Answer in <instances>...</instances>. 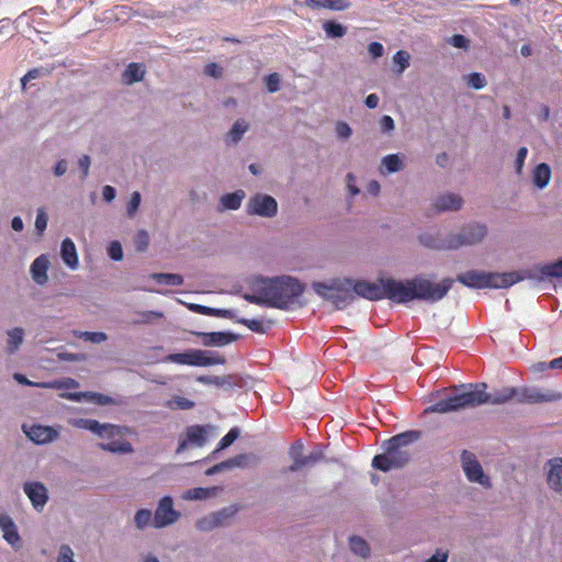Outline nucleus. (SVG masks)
Returning a JSON list of instances; mask_svg holds the SVG:
<instances>
[{
	"mask_svg": "<svg viewBox=\"0 0 562 562\" xmlns=\"http://www.w3.org/2000/svg\"><path fill=\"white\" fill-rule=\"evenodd\" d=\"M47 222H48V216L45 212V209L38 207L36 218H35V229L38 235H42L44 233V231L47 227Z\"/></svg>",
	"mask_w": 562,
	"mask_h": 562,
	"instance_id": "nucleus-50",
	"label": "nucleus"
},
{
	"mask_svg": "<svg viewBox=\"0 0 562 562\" xmlns=\"http://www.w3.org/2000/svg\"><path fill=\"white\" fill-rule=\"evenodd\" d=\"M207 441L206 426L193 425L186 429V438L180 439L177 453L183 452L189 445L194 447H203Z\"/></svg>",
	"mask_w": 562,
	"mask_h": 562,
	"instance_id": "nucleus-17",
	"label": "nucleus"
},
{
	"mask_svg": "<svg viewBox=\"0 0 562 562\" xmlns=\"http://www.w3.org/2000/svg\"><path fill=\"white\" fill-rule=\"evenodd\" d=\"M249 456L247 454H238L231 459H227V463L229 465V470L234 468H245L248 464Z\"/></svg>",
	"mask_w": 562,
	"mask_h": 562,
	"instance_id": "nucleus-58",
	"label": "nucleus"
},
{
	"mask_svg": "<svg viewBox=\"0 0 562 562\" xmlns=\"http://www.w3.org/2000/svg\"><path fill=\"white\" fill-rule=\"evenodd\" d=\"M452 285V278H443L435 283L425 274H417L406 280L384 278V299L396 304H407L413 301L434 304L445 299Z\"/></svg>",
	"mask_w": 562,
	"mask_h": 562,
	"instance_id": "nucleus-2",
	"label": "nucleus"
},
{
	"mask_svg": "<svg viewBox=\"0 0 562 562\" xmlns=\"http://www.w3.org/2000/svg\"><path fill=\"white\" fill-rule=\"evenodd\" d=\"M60 256L64 263L70 269L78 267V255L74 241L70 238H65L60 246Z\"/></svg>",
	"mask_w": 562,
	"mask_h": 562,
	"instance_id": "nucleus-26",
	"label": "nucleus"
},
{
	"mask_svg": "<svg viewBox=\"0 0 562 562\" xmlns=\"http://www.w3.org/2000/svg\"><path fill=\"white\" fill-rule=\"evenodd\" d=\"M24 341V329L22 327H14L7 330V345L4 351L8 355L15 353Z\"/></svg>",
	"mask_w": 562,
	"mask_h": 562,
	"instance_id": "nucleus-29",
	"label": "nucleus"
},
{
	"mask_svg": "<svg viewBox=\"0 0 562 562\" xmlns=\"http://www.w3.org/2000/svg\"><path fill=\"white\" fill-rule=\"evenodd\" d=\"M246 198L244 190L238 189L232 193H226L221 196L220 204L221 209L236 211L240 207L243 200Z\"/></svg>",
	"mask_w": 562,
	"mask_h": 562,
	"instance_id": "nucleus-30",
	"label": "nucleus"
},
{
	"mask_svg": "<svg viewBox=\"0 0 562 562\" xmlns=\"http://www.w3.org/2000/svg\"><path fill=\"white\" fill-rule=\"evenodd\" d=\"M154 515L147 508L138 509L134 516V524L138 530H144L147 527H153Z\"/></svg>",
	"mask_w": 562,
	"mask_h": 562,
	"instance_id": "nucleus-39",
	"label": "nucleus"
},
{
	"mask_svg": "<svg viewBox=\"0 0 562 562\" xmlns=\"http://www.w3.org/2000/svg\"><path fill=\"white\" fill-rule=\"evenodd\" d=\"M77 428L89 430L99 437H114L119 434V427L112 424H101L95 419L79 418L74 422Z\"/></svg>",
	"mask_w": 562,
	"mask_h": 562,
	"instance_id": "nucleus-18",
	"label": "nucleus"
},
{
	"mask_svg": "<svg viewBox=\"0 0 562 562\" xmlns=\"http://www.w3.org/2000/svg\"><path fill=\"white\" fill-rule=\"evenodd\" d=\"M418 240L423 246L429 249L451 250L449 235L445 238H441L438 232H426L418 236Z\"/></svg>",
	"mask_w": 562,
	"mask_h": 562,
	"instance_id": "nucleus-24",
	"label": "nucleus"
},
{
	"mask_svg": "<svg viewBox=\"0 0 562 562\" xmlns=\"http://www.w3.org/2000/svg\"><path fill=\"white\" fill-rule=\"evenodd\" d=\"M56 562H76L75 553L69 544H61L59 547Z\"/></svg>",
	"mask_w": 562,
	"mask_h": 562,
	"instance_id": "nucleus-49",
	"label": "nucleus"
},
{
	"mask_svg": "<svg viewBox=\"0 0 562 562\" xmlns=\"http://www.w3.org/2000/svg\"><path fill=\"white\" fill-rule=\"evenodd\" d=\"M196 381L206 385H216L225 389H231L235 385L232 375L215 376V375H200Z\"/></svg>",
	"mask_w": 562,
	"mask_h": 562,
	"instance_id": "nucleus-35",
	"label": "nucleus"
},
{
	"mask_svg": "<svg viewBox=\"0 0 562 562\" xmlns=\"http://www.w3.org/2000/svg\"><path fill=\"white\" fill-rule=\"evenodd\" d=\"M350 549L353 553L366 558L370 553L369 544L361 537L353 536L349 540Z\"/></svg>",
	"mask_w": 562,
	"mask_h": 562,
	"instance_id": "nucleus-42",
	"label": "nucleus"
},
{
	"mask_svg": "<svg viewBox=\"0 0 562 562\" xmlns=\"http://www.w3.org/2000/svg\"><path fill=\"white\" fill-rule=\"evenodd\" d=\"M323 30L328 38H341L347 34V27L336 21H325Z\"/></svg>",
	"mask_w": 562,
	"mask_h": 562,
	"instance_id": "nucleus-38",
	"label": "nucleus"
},
{
	"mask_svg": "<svg viewBox=\"0 0 562 562\" xmlns=\"http://www.w3.org/2000/svg\"><path fill=\"white\" fill-rule=\"evenodd\" d=\"M527 154H528L527 147H520L517 151V156H516V160H515V168H516V172L518 175L522 173Z\"/></svg>",
	"mask_w": 562,
	"mask_h": 562,
	"instance_id": "nucleus-59",
	"label": "nucleus"
},
{
	"mask_svg": "<svg viewBox=\"0 0 562 562\" xmlns=\"http://www.w3.org/2000/svg\"><path fill=\"white\" fill-rule=\"evenodd\" d=\"M312 288L317 295L331 302L338 310H344L355 300L351 279H335L329 283L313 282Z\"/></svg>",
	"mask_w": 562,
	"mask_h": 562,
	"instance_id": "nucleus-6",
	"label": "nucleus"
},
{
	"mask_svg": "<svg viewBox=\"0 0 562 562\" xmlns=\"http://www.w3.org/2000/svg\"><path fill=\"white\" fill-rule=\"evenodd\" d=\"M89 402H93L101 406L114 404V400L111 396L95 392H90Z\"/></svg>",
	"mask_w": 562,
	"mask_h": 562,
	"instance_id": "nucleus-55",
	"label": "nucleus"
},
{
	"mask_svg": "<svg viewBox=\"0 0 562 562\" xmlns=\"http://www.w3.org/2000/svg\"><path fill=\"white\" fill-rule=\"evenodd\" d=\"M204 74L212 78L218 79L223 76V68L216 63H210L205 66Z\"/></svg>",
	"mask_w": 562,
	"mask_h": 562,
	"instance_id": "nucleus-61",
	"label": "nucleus"
},
{
	"mask_svg": "<svg viewBox=\"0 0 562 562\" xmlns=\"http://www.w3.org/2000/svg\"><path fill=\"white\" fill-rule=\"evenodd\" d=\"M149 244L148 233L144 229L137 232L135 237V248L136 250L143 252L147 249Z\"/></svg>",
	"mask_w": 562,
	"mask_h": 562,
	"instance_id": "nucleus-53",
	"label": "nucleus"
},
{
	"mask_svg": "<svg viewBox=\"0 0 562 562\" xmlns=\"http://www.w3.org/2000/svg\"><path fill=\"white\" fill-rule=\"evenodd\" d=\"M411 55L406 50H397L393 56V64L395 66L394 72L402 75L409 67Z\"/></svg>",
	"mask_w": 562,
	"mask_h": 562,
	"instance_id": "nucleus-41",
	"label": "nucleus"
},
{
	"mask_svg": "<svg viewBox=\"0 0 562 562\" xmlns=\"http://www.w3.org/2000/svg\"><path fill=\"white\" fill-rule=\"evenodd\" d=\"M522 280H532L539 283L537 267L503 273L469 270L459 273L456 278V281L470 289H506Z\"/></svg>",
	"mask_w": 562,
	"mask_h": 562,
	"instance_id": "nucleus-4",
	"label": "nucleus"
},
{
	"mask_svg": "<svg viewBox=\"0 0 562 562\" xmlns=\"http://www.w3.org/2000/svg\"><path fill=\"white\" fill-rule=\"evenodd\" d=\"M23 492L30 499L33 508L38 513L44 509L49 499L47 487L38 481L25 482L23 484Z\"/></svg>",
	"mask_w": 562,
	"mask_h": 562,
	"instance_id": "nucleus-16",
	"label": "nucleus"
},
{
	"mask_svg": "<svg viewBox=\"0 0 562 562\" xmlns=\"http://www.w3.org/2000/svg\"><path fill=\"white\" fill-rule=\"evenodd\" d=\"M250 286L252 291L265 292L269 306L280 310H288L304 292V285L290 276L271 279L255 277L250 280Z\"/></svg>",
	"mask_w": 562,
	"mask_h": 562,
	"instance_id": "nucleus-3",
	"label": "nucleus"
},
{
	"mask_svg": "<svg viewBox=\"0 0 562 562\" xmlns=\"http://www.w3.org/2000/svg\"><path fill=\"white\" fill-rule=\"evenodd\" d=\"M149 278L165 285L179 286L183 284V277L178 273L155 272Z\"/></svg>",
	"mask_w": 562,
	"mask_h": 562,
	"instance_id": "nucleus-36",
	"label": "nucleus"
},
{
	"mask_svg": "<svg viewBox=\"0 0 562 562\" xmlns=\"http://www.w3.org/2000/svg\"><path fill=\"white\" fill-rule=\"evenodd\" d=\"M382 166L386 169L389 173H395L401 171L404 168V164L400 158L398 154H390L382 158Z\"/></svg>",
	"mask_w": 562,
	"mask_h": 562,
	"instance_id": "nucleus-40",
	"label": "nucleus"
},
{
	"mask_svg": "<svg viewBox=\"0 0 562 562\" xmlns=\"http://www.w3.org/2000/svg\"><path fill=\"white\" fill-rule=\"evenodd\" d=\"M216 494L215 487H194L184 492L183 498L187 501H203Z\"/></svg>",
	"mask_w": 562,
	"mask_h": 562,
	"instance_id": "nucleus-37",
	"label": "nucleus"
},
{
	"mask_svg": "<svg viewBox=\"0 0 562 562\" xmlns=\"http://www.w3.org/2000/svg\"><path fill=\"white\" fill-rule=\"evenodd\" d=\"M368 52L372 58L376 59L383 56L384 47L379 42H371L368 46Z\"/></svg>",
	"mask_w": 562,
	"mask_h": 562,
	"instance_id": "nucleus-63",
	"label": "nucleus"
},
{
	"mask_svg": "<svg viewBox=\"0 0 562 562\" xmlns=\"http://www.w3.org/2000/svg\"><path fill=\"white\" fill-rule=\"evenodd\" d=\"M187 306L191 312L202 314V315L213 316L214 307L195 304V303H190Z\"/></svg>",
	"mask_w": 562,
	"mask_h": 562,
	"instance_id": "nucleus-62",
	"label": "nucleus"
},
{
	"mask_svg": "<svg viewBox=\"0 0 562 562\" xmlns=\"http://www.w3.org/2000/svg\"><path fill=\"white\" fill-rule=\"evenodd\" d=\"M305 4L312 9H328L333 11H345L351 7L348 0H305Z\"/></svg>",
	"mask_w": 562,
	"mask_h": 562,
	"instance_id": "nucleus-27",
	"label": "nucleus"
},
{
	"mask_svg": "<svg viewBox=\"0 0 562 562\" xmlns=\"http://www.w3.org/2000/svg\"><path fill=\"white\" fill-rule=\"evenodd\" d=\"M485 383L456 385L451 393L425 409V413L447 414L473 408L483 404L499 405L516 398L518 403H549L561 398V394L542 387H503L486 392Z\"/></svg>",
	"mask_w": 562,
	"mask_h": 562,
	"instance_id": "nucleus-1",
	"label": "nucleus"
},
{
	"mask_svg": "<svg viewBox=\"0 0 562 562\" xmlns=\"http://www.w3.org/2000/svg\"><path fill=\"white\" fill-rule=\"evenodd\" d=\"M246 213L265 218H272L278 214L277 200L266 193H256L251 195L246 203Z\"/></svg>",
	"mask_w": 562,
	"mask_h": 562,
	"instance_id": "nucleus-9",
	"label": "nucleus"
},
{
	"mask_svg": "<svg viewBox=\"0 0 562 562\" xmlns=\"http://www.w3.org/2000/svg\"><path fill=\"white\" fill-rule=\"evenodd\" d=\"M193 335L202 338V344L206 347H223L238 339V335L228 331H193Z\"/></svg>",
	"mask_w": 562,
	"mask_h": 562,
	"instance_id": "nucleus-20",
	"label": "nucleus"
},
{
	"mask_svg": "<svg viewBox=\"0 0 562 562\" xmlns=\"http://www.w3.org/2000/svg\"><path fill=\"white\" fill-rule=\"evenodd\" d=\"M26 437L36 445L50 443L58 439L59 428L44 425L22 426Z\"/></svg>",
	"mask_w": 562,
	"mask_h": 562,
	"instance_id": "nucleus-15",
	"label": "nucleus"
},
{
	"mask_svg": "<svg viewBox=\"0 0 562 562\" xmlns=\"http://www.w3.org/2000/svg\"><path fill=\"white\" fill-rule=\"evenodd\" d=\"M236 323L247 326L250 330L255 333H265L263 325L258 319L237 318Z\"/></svg>",
	"mask_w": 562,
	"mask_h": 562,
	"instance_id": "nucleus-56",
	"label": "nucleus"
},
{
	"mask_svg": "<svg viewBox=\"0 0 562 562\" xmlns=\"http://www.w3.org/2000/svg\"><path fill=\"white\" fill-rule=\"evenodd\" d=\"M239 435H240V430L238 427L231 428L229 431L220 440L214 453L220 450H224V449L228 448L231 445L234 443V441L239 437Z\"/></svg>",
	"mask_w": 562,
	"mask_h": 562,
	"instance_id": "nucleus-44",
	"label": "nucleus"
},
{
	"mask_svg": "<svg viewBox=\"0 0 562 562\" xmlns=\"http://www.w3.org/2000/svg\"><path fill=\"white\" fill-rule=\"evenodd\" d=\"M303 451L304 445L301 441H296L291 446L289 457L292 460V464L288 468V472H299L304 468H312L324 459V453L319 449L310 452L307 456H304Z\"/></svg>",
	"mask_w": 562,
	"mask_h": 562,
	"instance_id": "nucleus-11",
	"label": "nucleus"
},
{
	"mask_svg": "<svg viewBox=\"0 0 562 562\" xmlns=\"http://www.w3.org/2000/svg\"><path fill=\"white\" fill-rule=\"evenodd\" d=\"M91 165V159L88 155H83L78 160V167L81 170V178L85 179L89 176V169Z\"/></svg>",
	"mask_w": 562,
	"mask_h": 562,
	"instance_id": "nucleus-64",
	"label": "nucleus"
},
{
	"mask_svg": "<svg viewBox=\"0 0 562 562\" xmlns=\"http://www.w3.org/2000/svg\"><path fill=\"white\" fill-rule=\"evenodd\" d=\"M379 127L382 134L391 135L392 132L395 130V122L392 116L383 115L379 120Z\"/></svg>",
	"mask_w": 562,
	"mask_h": 562,
	"instance_id": "nucleus-51",
	"label": "nucleus"
},
{
	"mask_svg": "<svg viewBox=\"0 0 562 562\" xmlns=\"http://www.w3.org/2000/svg\"><path fill=\"white\" fill-rule=\"evenodd\" d=\"M463 205V199L452 192L439 194L434 200L432 206L438 213L456 212Z\"/></svg>",
	"mask_w": 562,
	"mask_h": 562,
	"instance_id": "nucleus-21",
	"label": "nucleus"
},
{
	"mask_svg": "<svg viewBox=\"0 0 562 562\" xmlns=\"http://www.w3.org/2000/svg\"><path fill=\"white\" fill-rule=\"evenodd\" d=\"M539 283L546 282L552 278H562V258L554 262L536 266Z\"/></svg>",
	"mask_w": 562,
	"mask_h": 562,
	"instance_id": "nucleus-25",
	"label": "nucleus"
},
{
	"mask_svg": "<svg viewBox=\"0 0 562 562\" xmlns=\"http://www.w3.org/2000/svg\"><path fill=\"white\" fill-rule=\"evenodd\" d=\"M0 529L3 539L14 549L19 550L22 547V540L18 531V527L13 519L8 515L0 516Z\"/></svg>",
	"mask_w": 562,
	"mask_h": 562,
	"instance_id": "nucleus-22",
	"label": "nucleus"
},
{
	"mask_svg": "<svg viewBox=\"0 0 562 562\" xmlns=\"http://www.w3.org/2000/svg\"><path fill=\"white\" fill-rule=\"evenodd\" d=\"M280 81H281V78H280L279 74H277V72L270 74L265 77V83H266L267 90L270 93H274L280 89Z\"/></svg>",
	"mask_w": 562,
	"mask_h": 562,
	"instance_id": "nucleus-52",
	"label": "nucleus"
},
{
	"mask_svg": "<svg viewBox=\"0 0 562 562\" xmlns=\"http://www.w3.org/2000/svg\"><path fill=\"white\" fill-rule=\"evenodd\" d=\"M168 407L171 409H191L194 407V402L183 396H176L168 402Z\"/></svg>",
	"mask_w": 562,
	"mask_h": 562,
	"instance_id": "nucleus-47",
	"label": "nucleus"
},
{
	"mask_svg": "<svg viewBox=\"0 0 562 562\" xmlns=\"http://www.w3.org/2000/svg\"><path fill=\"white\" fill-rule=\"evenodd\" d=\"M165 361L192 367H209L215 364H224L226 359L224 356L215 351L189 349L184 352L170 353L165 357Z\"/></svg>",
	"mask_w": 562,
	"mask_h": 562,
	"instance_id": "nucleus-7",
	"label": "nucleus"
},
{
	"mask_svg": "<svg viewBox=\"0 0 562 562\" xmlns=\"http://www.w3.org/2000/svg\"><path fill=\"white\" fill-rule=\"evenodd\" d=\"M547 483L555 493H562V458H552L544 464Z\"/></svg>",
	"mask_w": 562,
	"mask_h": 562,
	"instance_id": "nucleus-19",
	"label": "nucleus"
},
{
	"mask_svg": "<svg viewBox=\"0 0 562 562\" xmlns=\"http://www.w3.org/2000/svg\"><path fill=\"white\" fill-rule=\"evenodd\" d=\"M419 437V431L408 430L384 441V452L373 458L372 467L382 472L404 467L409 460V452L406 450V447L418 440Z\"/></svg>",
	"mask_w": 562,
	"mask_h": 562,
	"instance_id": "nucleus-5",
	"label": "nucleus"
},
{
	"mask_svg": "<svg viewBox=\"0 0 562 562\" xmlns=\"http://www.w3.org/2000/svg\"><path fill=\"white\" fill-rule=\"evenodd\" d=\"M463 80L467 85L475 90H481L487 85L485 76L481 72H471L463 76Z\"/></svg>",
	"mask_w": 562,
	"mask_h": 562,
	"instance_id": "nucleus-43",
	"label": "nucleus"
},
{
	"mask_svg": "<svg viewBox=\"0 0 562 562\" xmlns=\"http://www.w3.org/2000/svg\"><path fill=\"white\" fill-rule=\"evenodd\" d=\"M76 336L92 344H101L108 339L106 334L102 331H79Z\"/></svg>",
	"mask_w": 562,
	"mask_h": 562,
	"instance_id": "nucleus-45",
	"label": "nucleus"
},
{
	"mask_svg": "<svg viewBox=\"0 0 562 562\" xmlns=\"http://www.w3.org/2000/svg\"><path fill=\"white\" fill-rule=\"evenodd\" d=\"M487 234L485 224L479 222H471L460 228L458 233H450V248L451 250L461 247L474 246L480 244Z\"/></svg>",
	"mask_w": 562,
	"mask_h": 562,
	"instance_id": "nucleus-8",
	"label": "nucleus"
},
{
	"mask_svg": "<svg viewBox=\"0 0 562 562\" xmlns=\"http://www.w3.org/2000/svg\"><path fill=\"white\" fill-rule=\"evenodd\" d=\"M101 450L109 451L112 453L127 454L134 451V448L131 442L123 440H114L111 442H102L99 443Z\"/></svg>",
	"mask_w": 562,
	"mask_h": 562,
	"instance_id": "nucleus-34",
	"label": "nucleus"
},
{
	"mask_svg": "<svg viewBox=\"0 0 562 562\" xmlns=\"http://www.w3.org/2000/svg\"><path fill=\"white\" fill-rule=\"evenodd\" d=\"M335 132L338 138L347 139L351 136L352 130L348 123L339 121L336 123Z\"/></svg>",
	"mask_w": 562,
	"mask_h": 562,
	"instance_id": "nucleus-57",
	"label": "nucleus"
},
{
	"mask_svg": "<svg viewBox=\"0 0 562 562\" xmlns=\"http://www.w3.org/2000/svg\"><path fill=\"white\" fill-rule=\"evenodd\" d=\"M145 67L143 64L131 63L126 66L122 74V80L126 85H133L144 79Z\"/></svg>",
	"mask_w": 562,
	"mask_h": 562,
	"instance_id": "nucleus-31",
	"label": "nucleus"
},
{
	"mask_svg": "<svg viewBox=\"0 0 562 562\" xmlns=\"http://www.w3.org/2000/svg\"><path fill=\"white\" fill-rule=\"evenodd\" d=\"M54 69H55L54 65H43V66L30 69L21 79L22 87L25 88L26 82H29V81L48 77L53 72Z\"/></svg>",
	"mask_w": 562,
	"mask_h": 562,
	"instance_id": "nucleus-33",
	"label": "nucleus"
},
{
	"mask_svg": "<svg viewBox=\"0 0 562 562\" xmlns=\"http://www.w3.org/2000/svg\"><path fill=\"white\" fill-rule=\"evenodd\" d=\"M237 505H229L224 507L217 512H213L200 519L195 522V528L203 532L212 531L213 529L226 527L229 525L233 517L238 512Z\"/></svg>",
	"mask_w": 562,
	"mask_h": 562,
	"instance_id": "nucleus-10",
	"label": "nucleus"
},
{
	"mask_svg": "<svg viewBox=\"0 0 562 562\" xmlns=\"http://www.w3.org/2000/svg\"><path fill=\"white\" fill-rule=\"evenodd\" d=\"M140 202H142L140 193L138 191H134L131 194V199L126 205V215L130 218H133L136 215L138 207L140 205Z\"/></svg>",
	"mask_w": 562,
	"mask_h": 562,
	"instance_id": "nucleus-46",
	"label": "nucleus"
},
{
	"mask_svg": "<svg viewBox=\"0 0 562 562\" xmlns=\"http://www.w3.org/2000/svg\"><path fill=\"white\" fill-rule=\"evenodd\" d=\"M180 518V513L173 508L171 496H164L159 499L154 514L153 527L161 529L175 524Z\"/></svg>",
	"mask_w": 562,
	"mask_h": 562,
	"instance_id": "nucleus-13",
	"label": "nucleus"
},
{
	"mask_svg": "<svg viewBox=\"0 0 562 562\" xmlns=\"http://www.w3.org/2000/svg\"><path fill=\"white\" fill-rule=\"evenodd\" d=\"M248 130L249 124L244 119L236 120L225 136L226 145H237Z\"/></svg>",
	"mask_w": 562,
	"mask_h": 562,
	"instance_id": "nucleus-28",
	"label": "nucleus"
},
{
	"mask_svg": "<svg viewBox=\"0 0 562 562\" xmlns=\"http://www.w3.org/2000/svg\"><path fill=\"white\" fill-rule=\"evenodd\" d=\"M49 268V260L46 255H41L34 259L30 267V272L33 281L38 285H44L48 281L47 270Z\"/></svg>",
	"mask_w": 562,
	"mask_h": 562,
	"instance_id": "nucleus-23",
	"label": "nucleus"
},
{
	"mask_svg": "<svg viewBox=\"0 0 562 562\" xmlns=\"http://www.w3.org/2000/svg\"><path fill=\"white\" fill-rule=\"evenodd\" d=\"M351 291L355 297L361 296L370 301H380L384 299V278L378 279L376 282L351 280Z\"/></svg>",
	"mask_w": 562,
	"mask_h": 562,
	"instance_id": "nucleus-14",
	"label": "nucleus"
},
{
	"mask_svg": "<svg viewBox=\"0 0 562 562\" xmlns=\"http://www.w3.org/2000/svg\"><path fill=\"white\" fill-rule=\"evenodd\" d=\"M254 292H255L254 294L246 293L243 295V297L249 303H254V304L262 305V306H269V299L265 292H256V291H254Z\"/></svg>",
	"mask_w": 562,
	"mask_h": 562,
	"instance_id": "nucleus-48",
	"label": "nucleus"
},
{
	"mask_svg": "<svg viewBox=\"0 0 562 562\" xmlns=\"http://www.w3.org/2000/svg\"><path fill=\"white\" fill-rule=\"evenodd\" d=\"M551 180V168L548 164L537 165L532 171V182L538 189H544Z\"/></svg>",
	"mask_w": 562,
	"mask_h": 562,
	"instance_id": "nucleus-32",
	"label": "nucleus"
},
{
	"mask_svg": "<svg viewBox=\"0 0 562 562\" xmlns=\"http://www.w3.org/2000/svg\"><path fill=\"white\" fill-rule=\"evenodd\" d=\"M164 314L157 311H147L140 313V318L135 321V324H148L151 323L154 318H161Z\"/></svg>",
	"mask_w": 562,
	"mask_h": 562,
	"instance_id": "nucleus-60",
	"label": "nucleus"
},
{
	"mask_svg": "<svg viewBox=\"0 0 562 562\" xmlns=\"http://www.w3.org/2000/svg\"><path fill=\"white\" fill-rule=\"evenodd\" d=\"M461 464L463 472L470 482L477 483L485 488H490L492 486L490 477L485 475L481 463L473 452L463 450L461 453Z\"/></svg>",
	"mask_w": 562,
	"mask_h": 562,
	"instance_id": "nucleus-12",
	"label": "nucleus"
},
{
	"mask_svg": "<svg viewBox=\"0 0 562 562\" xmlns=\"http://www.w3.org/2000/svg\"><path fill=\"white\" fill-rule=\"evenodd\" d=\"M108 255L114 261L123 259V248L119 241H112L108 247Z\"/></svg>",
	"mask_w": 562,
	"mask_h": 562,
	"instance_id": "nucleus-54",
	"label": "nucleus"
}]
</instances>
